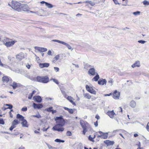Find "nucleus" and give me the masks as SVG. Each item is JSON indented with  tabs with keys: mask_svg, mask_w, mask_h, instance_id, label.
I'll return each mask as SVG.
<instances>
[{
	"mask_svg": "<svg viewBox=\"0 0 149 149\" xmlns=\"http://www.w3.org/2000/svg\"><path fill=\"white\" fill-rule=\"evenodd\" d=\"M20 8L21 11H28L29 10L28 6L26 4H21Z\"/></svg>",
	"mask_w": 149,
	"mask_h": 149,
	"instance_id": "nucleus-7",
	"label": "nucleus"
},
{
	"mask_svg": "<svg viewBox=\"0 0 149 149\" xmlns=\"http://www.w3.org/2000/svg\"><path fill=\"white\" fill-rule=\"evenodd\" d=\"M16 118L18 119H19L20 120L22 121L24 119V117L22 115L17 114V115Z\"/></svg>",
	"mask_w": 149,
	"mask_h": 149,
	"instance_id": "nucleus-28",
	"label": "nucleus"
},
{
	"mask_svg": "<svg viewBox=\"0 0 149 149\" xmlns=\"http://www.w3.org/2000/svg\"><path fill=\"white\" fill-rule=\"evenodd\" d=\"M33 116L34 117H36L38 118H40L41 117V116L39 114L36 115H34Z\"/></svg>",
	"mask_w": 149,
	"mask_h": 149,
	"instance_id": "nucleus-53",
	"label": "nucleus"
},
{
	"mask_svg": "<svg viewBox=\"0 0 149 149\" xmlns=\"http://www.w3.org/2000/svg\"><path fill=\"white\" fill-rule=\"evenodd\" d=\"M107 114L111 118H113L114 117L115 113L113 110H112V111H108L107 113Z\"/></svg>",
	"mask_w": 149,
	"mask_h": 149,
	"instance_id": "nucleus-18",
	"label": "nucleus"
},
{
	"mask_svg": "<svg viewBox=\"0 0 149 149\" xmlns=\"http://www.w3.org/2000/svg\"><path fill=\"white\" fill-rule=\"evenodd\" d=\"M63 95L66 98H67V95L66 94L65 92V94L62 93Z\"/></svg>",
	"mask_w": 149,
	"mask_h": 149,
	"instance_id": "nucleus-63",
	"label": "nucleus"
},
{
	"mask_svg": "<svg viewBox=\"0 0 149 149\" xmlns=\"http://www.w3.org/2000/svg\"><path fill=\"white\" fill-rule=\"evenodd\" d=\"M34 49L41 52H45L47 50V49L46 48L36 46L34 47Z\"/></svg>",
	"mask_w": 149,
	"mask_h": 149,
	"instance_id": "nucleus-11",
	"label": "nucleus"
},
{
	"mask_svg": "<svg viewBox=\"0 0 149 149\" xmlns=\"http://www.w3.org/2000/svg\"><path fill=\"white\" fill-rule=\"evenodd\" d=\"M140 66V63L139 61H136L134 64L132 65V67L134 68L136 67H139Z\"/></svg>",
	"mask_w": 149,
	"mask_h": 149,
	"instance_id": "nucleus-26",
	"label": "nucleus"
},
{
	"mask_svg": "<svg viewBox=\"0 0 149 149\" xmlns=\"http://www.w3.org/2000/svg\"><path fill=\"white\" fill-rule=\"evenodd\" d=\"M140 12L139 11H137L135 12H134L133 13V15H137L140 14Z\"/></svg>",
	"mask_w": 149,
	"mask_h": 149,
	"instance_id": "nucleus-48",
	"label": "nucleus"
},
{
	"mask_svg": "<svg viewBox=\"0 0 149 149\" xmlns=\"http://www.w3.org/2000/svg\"><path fill=\"white\" fill-rule=\"evenodd\" d=\"M98 132L100 134V135H98L97 137H100L104 139H107L108 136V133L107 132L104 133L101 131H99Z\"/></svg>",
	"mask_w": 149,
	"mask_h": 149,
	"instance_id": "nucleus-5",
	"label": "nucleus"
},
{
	"mask_svg": "<svg viewBox=\"0 0 149 149\" xmlns=\"http://www.w3.org/2000/svg\"><path fill=\"white\" fill-rule=\"evenodd\" d=\"M1 66L6 68H10V67L8 66L5 64H3L2 63V65H1Z\"/></svg>",
	"mask_w": 149,
	"mask_h": 149,
	"instance_id": "nucleus-45",
	"label": "nucleus"
},
{
	"mask_svg": "<svg viewBox=\"0 0 149 149\" xmlns=\"http://www.w3.org/2000/svg\"><path fill=\"white\" fill-rule=\"evenodd\" d=\"M49 65V64L48 63H40L39 64V67L41 68L48 67Z\"/></svg>",
	"mask_w": 149,
	"mask_h": 149,
	"instance_id": "nucleus-17",
	"label": "nucleus"
},
{
	"mask_svg": "<svg viewBox=\"0 0 149 149\" xmlns=\"http://www.w3.org/2000/svg\"><path fill=\"white\" fill-rule=\"evenodd\" d=\"M5 123L3 119L1 118H0V124L4 125Z\"/></svg>",
	"mask_w": 149,
	"mask_h": 149,
	"instance_id": "nucleus-49",
	"label": "nucleus"
},
{
	"mask_svg": "<svg viewBox=\"0 0 149 149\" xmlns=\"http://www.w3.org/2000/svg\"><path fill=\"white\" fill-rule=\"evenodd\" d=\"M0 97L2 98H6L7 97L6 96H4V95L1 96Z\"/></svg>",
	"mask_w": 149,
	"mask_h": 149,
	"instance_id": "nucleus-62",
	"label": "nucleus"
},
{
	"mask_svg": "<svg viewBox=\"0 0 149 149\" xmlns=\"http://www.w3.org/2000/svg\"><path fill=\"white\" fill-rule=\"evenodd\" d=\"M49 128V126H48V127L47 128H45L44 127L43 128V129H42V130L44 132L46 131Z\"/></svg>",
	"mask_w": 149,
	"mask_h": 149,
	"instance_id": "nucleus-55",
	"label": "nucleus"
},
{
	"mask_svg": "<svg viewBox=\"0 0 149 149\" xmlns=\"http://www.w3.org/2000/svg\"><path fill=\"white\" fill-rule=\"evenodd\" d=\"M54 141L57 143H64L65 141L58 139H57L54 140Z\"/></svg>",
	"mask_w": 149,
	"mask_h": 149,
	"instance_id": "nucleus-35",
	"label": "nucleus"
},
{
	"mask_svg": "<svg viewBox=\"0 0 149 149\" xmlns=\"http://www.w3.org/2000/svg\"><path fill=\"white\" fill-rule=\"evenodd\" d=\"M9 113L10 114V117L12 118L13 117V115L10 112H9Z\"/></svg>",
	"mask_w": 149,
	"mask_h": 149,
	"instance_id": "nucleus-64",
	"label": "nucleus"
},
{
	"mask_svg": "<svg viewBox=\"0 0 149 149\" xmlns=\"http://www.w3.org/2000/svg\"><path fill=\"white\" fill-rule=\"evenodd\" d=\"M9 80V79L8 76H4L2 78V80L4 83H7Z\"/></svg>",
	"mask_w": 149,
	"mask_h": 149,
	"instance_id": "nucleus-23",
	"label": "nucleus"
},
{
	"mask_svg": "<svg viewBox=\"0 0 149 149\" xmlns=\"http://www.w3.org/2000/svg\"><path fill=\"white\" fill-rule=\"evenodd\" d=\"M56 124L52 128V130L54 131L58 132H63L64 128L63 127L65 125V121L63 118V116H61L59 117H56L55 118Z\"/></svg>",
	"mask_w": 149,
	"mask_h": 149,
	"instance_id": "nucleus-1",
	"label": "nucleus"
},
{
	"mask_svg": "<svg viewBox=\"0 0 149 149\" xmlns=\"http://www.w3.org/2000/svg\"><path fill=\"white\" fill-rule=\"evenodd\" d=\"M60 90L61 91L62 93L65 94V89L64 87L63 86H60Z\"/></svg>",
	"mask_w": 149,
	"mask_h": 149,
	"instance_id": "nucleus-37",
	"label": "nucleus"
},
{
	"mask_svg": "<svg viewBox=\"0 0 149 149\" xmlns=\"http://www.w3.org/2000/svg\"><path fill=\"white\" fill-rule=\"evenodd\" d=\"M22 122H21V124L22 125L23 127H28V125L27 124V120L24 119V120L22 121Z\"/></svg>",
	"mask_w": 149,
	"mask_h": 149,
	"instance_id": "nucleus-21",
	"label": "nucleus"
},
{
	"mask_svg": "<svg viewBox=\"0 0 149 149\" xmlns=\"http://www.w3.org/2000/svg\"><path fill=\"white\" fill-rule=\"evenodd\" d=\"M136 105V102L133 100H132L130 103V106L132 108H135Z\"/></svg>",
	"mask_w": 149,
	"mask_h": 149,
	"instance_id": "nucleus-25",
	"label": "nucleus"
},
{
	"mask_svg": "<svg viewBox=\"0 0 149 149\" xmlns=\"http://www.w3.org/2000/svg\"><path fill=\"white\" fill-rule=\"evenodd\" d=\"M36 81L43 83H47L49 81V78L47 76H38L36 78Z\"/></svg>",
	"mask_w": 149,
	"mask_h": 149,
	"instance_id": "nucleus-3",
	"label": "nucleus"
},
{
	"mask_svg": "<svg viewBox=\"0 0 149 149\" xmlns=\"http://www.w3.org/2000/svg\"><path fill=\"white\" fill-rule=\"evenodd\" d=\"M146 42L144 40H139L138 41V42L139 43H140L141 44H144Z\"/></svg>",
	"mask_w": 149,
	"mask_h": 149,
	"instance_id": "nucleus-51",
	"label": "nucleus"
},
{
	"mask_svg": "<svg viewBox=\"0 0 149 149\" xmlns=\"http://www.w3.org/2000/svg\"><path fill=\"white\" fill-rule=\"evenodd\" d=\"M113 2L115 4H119L117 0H115L114 1H113Z\"/></svg>",
	"mask_w": 149,
	"mask_h": 149,
	"instance_id": "nucleus-56",
	"label": "nucleus"
},
{
	"mask_svg": "<svg viewBox=\"0 0 149 149\" xmlns=\"http://www.w3.org/2000/svg\"><path fill=\"white\" fill-rule=\"evenodd\" d=\"M67 99L73 105H75L76 104L75 102H74L73 100H74L73 98L71 96H68L67 97Z\"/></svg>",
	"mask_w": 149,
	"mask_h": 149,
	"instance_id": "nucleus-22",
	"label": "nucleus"
},
{
	"mask_svg": "<svg viewBox=\"0 0 149 149\" xmlns=\"http://www.w3.org/2000/svg\"><path fill=\"white\" fill-rule=\"evenodd\" d=\"M64 108L65 110L68 111L69 113L70 114H72L73 113L74 111L73 110L74 109H69L66 107H64Z\"/></svg>",
	"mask_w": 149,
	"mask_h": 149,
	"instance_id": "nucleus-27",
	"label": "nucleus"
},
{
	"mask_svg": "<svg viewBox=\"0 0 149 149\" xmlns=\"http://www.w3.org/2000/svg\"><path fill=\"white\" fill-rule=\"evenodd\" d=\"M120 94V92H118L116 90H115L113 94V97L116 99H118L119 97Z\"/></svg>",
	"mask_w": 149,
	"mask_h": 149,
	"instance_id": "nucleus-10",
	"label": "nucleus"
},
{
	"mask_svg": "<svg viewBox=\"0 0 149 149\" xmlns=\"http://www.w3.org/2000/svg\"><path fill=\"white\" fill-rule=\"evenodd\" d=\"M24 58V54L22 52H21L17 55L16 56V58L20 60H21Z\"/></svg>",
	"mask_w": 149,
	"mask_h": 149,
	"instance_id": "nucleus-16",
	"label": "nucleus"
},
{
	"mask_svg": "<svg viewBox=\"0 0 149 149\" xmlns=\"http://www.w3.org/2000/svg\"><path fill=\"white\" fill-rule=\"evenodd\" d=\"M66 134L68 136H72V133L70 131H68L66 132Z\"/></svg>",
	"mask_w": 149,
	"mask_h": 149,
	"instance_id": "nucleus-47",
	"label": "nucleus"
},
{
	"mask_svg": "<svg viewBox=\"0 0 149 149\" xmlns=\"http://www.w3.org/2000/svg\"><path fill=\"white\" fill-rule=\"evenodd\" d=\"M104 142L107 146L113 145L114 143L113 141H111L109 140H106L104 141Z\"/></svg>",
	"mask_w": 149,
	"mask_h": 149,
	"instance_id": "nucleus-15",
	"label": "nucleus"
},
{
	"mask_svg": "<svg viewBox=\"0 0 149 149\" xmlns=\"http://www.w3.org/2000/svg\"><path fill=\"white\" fill-rule=\"evenodd\" d=\"M107 82L106 79L102 78L100 79L98 81V84L101 86L106 85Z\"/></svg>",
	"mask_w": 149,
	"mask_h": 149,
	"instance_id": "nucleus-8",
	"label": "nucleus"
},
{
	"mask_svg": "<svg viewBox=\"0 0 149 149\" xmlns=\"http://www.w3.org/2000/svg\"><path fill=\"white\" fill-rule=\"evenodd\" d=\"M83 148V145L82 143H80L78 145L77 149H82Z\"/></svg>",
	"mask_w": 149,
	"mask_h": 149,
	"instance_id": "nucleus-34",
	"label": "nucleus"
},
{
	"mask_svg": "<svg viewBox=\"0 0 149 149\" xmlns=\"http://www.w3.org/2000/svg\"><path fill=\"white\" fill-rule=\"evenodd\" d=\"M96 75L92 79V81H98V79L100 78L97 72H96Z\"/></svg>",
	"mask_w": 149,
	"mask_h": 149,
	"instance_id": "nucleus-24",
	"label": "nucleus"
},
{
	"mask_svg": "<svg viewBox=\"0 0 149 149\" xmlns=\"http://www.w3.org/2000/svg\"><path fill=\"white\" fill-rule=\"evenodd\" d=\"M84 96L88 99H90L91 98V96L89 94L87 93L84 94Z\"/></svg>",
	"mask_w": 149,
	"mask_h": 149,
	"instance_id": "nucleus-30",
	"label": "nucleus"
},
{
	"mask_svg": "<svg viewBox=\"0 0 149 149\" xmlns=\"http://www.w3.org/2000/svg\"><path fill=\"white\" fill-rule=\"evenodd\" d=\"M59 57V54L57 55L54 58L53 61L56 62L57 60L58 59Z\"/></svg>",
	"mask_w": 149,
	"mask_h": 149,
	"instance_id": "nucleus-40",
	"label": "nucleus"
},
{
	"mask_svg": "<svg viewBox=\"0 0 149 149\" xmlns=\"http://www.w3.org/2000/svg\"><path fill=\"white\" fill-rule=\"evenodd\" d=\"M108 82L109 83H111V85H112V84L113 81H112V79H111L108 81Z\"/></svg>",
	"mask_w": 149,
	"mask_h": 149,
	"instance_id": "nucleus-57",
	"label": "nucleus"
},
{
	"mask_svg": "<svg viewBox=\"0 0 149 149\" xmlns=\"http://www.w3.org/2000/svg\"><path fill=\"white\" fill-rule=\"evenodd\" d=\"M53 108L52 107H50L48 108H47L45 109V110L47 112H51L52 111Z\"/></svg>",
	"mask_w": 149,
	"mask_h": 149,
	"instance_id": "nucleus-36",
	"label": "nucleus"
},
{
	"mask_svg": "<svg viewBox=\"0 0 149 149\" xmlns=\"http://www.w3.org/2000/svg\"><path fill=\"white\" fill-rule=\"evenodd\" d=\"M62 44L65 45L69 49H72V47L70 45L68 44L67 43L63 42Z\"/></svg>",
	"mask_w": 149,
	"mask_h": 149,
	"instance_id": "nucleus-32",
	"label": "nucleus"
},
{
	"mask_svg": "<svg viewBox=\"0 0 149 149\" xmlns=\"http://www.w3.org/2000/svg\"><path fill=\"white\" fill-rule=\"evenodd\" d=\"M52 113V114H54L55 113H56V110H53L52 109V111H51Z\"/></svg>",
	"mask_w": 149,
	"mask_h": 149,
	"instance_id": "nucleus-61",
	"label": "nucleus"
},
{
	"mask_svg": "<svg viewBox=\"0 0 149 149\" xmlns=\"http://www.w3.org/2000/svg\"><path fill=\"white\" fill-rule=\"evenodd\" d=\"M10 86L12 87L13 89H15L17 87H21L22 85L19 83L13 81L12 84H10Z\"/></svg>",
	"mask_w": 149,
	"mask_h": 149,
	"instance_id": "nucleus-9",
	"label": "nucleus"
},
{
	"mask_svg": "<svg viewBox=\"0 0 149 149\" xmlns=\"http://www.w3.org/2000/svg\"><path fill=\"white\" fill-rule=\"evenodd\" d=\"M88 139L89 140L93 142L94 141L93 140V137H91V136L90 135L89 136Z\"/></svg>",
	"mask_w": 149,
	"mask_h": 149,
	"instance_id": "nucleus-50",
	"label": "nucleus"
},
{
	"mask_svg": "<svg viewBox=\"0 0 149 149\" xmlns=\"http://www.w3.org/2000/svg\"><path fill=\"white\" fill-rule=\"evenodd\" d=\"M33 106L34 109H40L43 107L42 104H36L34 103H33Z\"/></svg>",
	"mask_w": 149,
	"mask_h": 149,
	"instance_id": "nucleus-13",
	"label": "nucleus"
},
{
	"mask_svg": "<svg viewBox=\"0 0 149 149\" xmlns=\"http://www.w3.org/2000/svg\"><path fill=\"white\" fill-rule=\"evenodd\" d=\"M53 80V81L56 84H59V82L58 80L55 79H50V81Z\"/></svg>",
	"mask_w": 149,
	"mask_h": 149,
	"instance_id": "nucleus-41",
	"label": "nucleus"
},
{
	"mask_svg": "<svg viewBox=\"0 0 149 149\" xmlns=\"http://www.w3.org/2000/svg\"><path fill=\"white\" fill-rule=\"evenodd\" d=\"M21 4V3L12 1L11 3L8 4V5L12 8L18 11H21L20 7Z\"/></svg>",
	"mask_w": 149,
	"mask_h": 149,
	"instance_id": "nucleus-2",
	"label": "nucleus"
},
{
	"mask_svg": "<svg viewBox=\"0 0 149 149\" xmlns=\"http://www.w3.org/2000/svg\"><path fill=\"white\" fill-rule=\"evenodd\" d=\"M12 123L13 125H16L19 123V122L17 120L15 119L13 121Z\"/></svg>",
	"mask_w": 149,
	"mask_h": 149,
	"instance_id": "nucleus-39",
	"label": "nucleus"
},
{
	"mask_svg": "<svg viewBox=\"0 0 149 149\" xmlns=\"http://www.w3.org/2000/svg\"><path fill=\"white\" fill-rule=\"evenodd\" d=\"M25 76L32 81H36V78L35 77H33L32 76L30 75L29 74H25Z\"/></svg>",
	"mask_w": 149,
	"mask_h": 149,
	"instance_id": "nucleus-20",
	"label": "nucleus"
},
{
	"mask_svg": "<svg viewBox=\"0 0 149 149\" xmlns=\"http://www.w3.org/2000/svg\"><path fill=\"white\" fill-rule=\"evenodd\" d=\"M22 111H26L27 110V108L26 107H24L22 109Z\"/></svg>",
	"mask_w": 149,
	"mask_h": 149,
	"instance_id": "nucleus-52",
	"label": "nucleus"
},
{
	"mask_svg": "<svg viewBox=\"0 0 149 149\" xmlns=\"http://www.w3.org/2000/svg\"><path fill=\"white\" fill-rule=\"evenodd\" d=\"M95 70L94 68H90L88 71V74L94 76L96 74Z\"/></svg>",
	"mask_w": 149,
	"mask_h": 149,
	"instance_id": "nucleus-14",
	"label": "nucleus"
},
{
	"mask_svg": "<svg viewBox=\"0 0 149 149\" xmlns=\"http://www.w3.org/2000/svg\"><path fill=\"white\" fill-rule=\"evenodd\" d=\"M54 70L56 72H57L59 71V68L58 67H54Z\"/></svg>",
	"mask_w": 149,
	"mask_h": 149,
	"instance_id": "nucleus-54",
	"label": "nucleus"
},
{
	"mask_svg": "<svg viewBox=\"0 0 149 149\" xmlns=\"http://www.w3.org/2000/svg\"><path fill=\"white\" fill-rule=\"evenodd\" d=\"M19 134V133L18 132H15L14 133H11V134L17 135H18Z\"/></svg>",
	"mask_w": 149,
	"mask_h": 149,
	"instance_id": "nucleus-59",
	"label": "nucleus"
},
{
	"mask_svg": "<svg viewBox=\"0 0 149 149\" xmlns=\"http://www.w3.org/2000/svg\"><path fill=\"white\" fill-rule=\"evenodd\" d=\"M143 3L144 5H149V2L147 1H146V0H145L143 2Z\"/></svg>",
	"mask_w": 149,
	"mask_h": 149,
	"instance_id": "nucleus-44",
	"label": "nucleus"
},
{
	"mask_svg": "<svg viewBox=\"0 0 149 149\" xmlns=\"http://www.w3.org/2000/svg\"><path fill=\"white\" fill-rule=\"evenodd\" d=\"M52 41H53V42H57L59 43H61L62 44V43L63 42V41H60V40H52Z\"/></svg>",
	"mask_w": 149,
	"mask_h": 149,
	"instance_id": "nucleus-43",
	"label": "nucleus"
},
{
	"mask_svg": "<svg viewBox=\"0 0 149 149\" xmlns=\"http://www.w3.org/2000/svg\"><path fill=\"white\" fill-rule=\"evenodd\" d=\"M46 6H47L48 8H51L53 7V5L50 3L47 2L46 3Z\"/></svg>",
	"mask_w": 149,
	"mask_h": 149,
	"instance_id": "nucleus-33",
	"label": "nucleus"
},
{
	"mask_svg": "<svg viewBox=\"0 0 149 149\" xmlns=\"http://www.w3.org/2000/svg\"><path fill=\"white\" fill-rule=\"evenodd\" d=\"M47 145L48 146L49 148V149H56V148L53 147L49 145L48 144H47Z\"/></svg>",
	"mask_w": 149,
	"mask_h": 149,
	"instance_id": "nucleus-46",
	"label": "nucleus"
},
{
	"mask_svg": "<svg viewBox=\"0 0 149 149\" xmlns=\"http://www.w3.org/2000/svg\"><path fill=\"white\" fill-rule=\"evenodd\" d=\"M86 90L90 93L93 94H95L96 92L93 89L92 87H89L88 85H86Z\"/></svg>",
	"mask_w": 149,
	"mask_h": 149,
	"instance_id": "nucleus-6",
	"label": "nucleus"
},
{
	"mask_svg": "<svg viewBox=\"0 0 149 149\" xmlns=\"http://www.w3.org/2000/svg\"><path fill=\"white\" fill-rule=\"evenodd\" d=\"M52 52L50 50H49L47 52V54L49 55H52Z\"/></svg>",
	"mask_w": 149,
	"mask_h": 149,
	"instance_id": "nucleus-58",
	"label": "nucleus"
},
{
	"mask_svg": "<svg viewBox=\"0 0 149 149\" xmlns=\"http://www.w3.org/2000/svg\"><path fill=\"white\" fill-rule=\"evenodd\" d=\"M16 127V126L15 125L12 123L11 126L9 128V130L10 131H12L13 129L15 128Z\"/></svg>",
	"mask_w": 149,
	"mask_h": 149,
	"instance_id": "nucleus-42",
	"label": "nucleus"
},
{
	"mask_svg": "<svg viewBox=\"0 0 149 149\" xmlns=\"http://www.w3.org/2000/svg\"><path fill=\"white\" fill-rule=\"evenodd\" d=\"M80 123L83 129L82 134L84 135H85L86 132L88 131V130L86 127V125L88 124V123L86 122H85L83 120H81L80 121Z\"/></svg>",
	"mask_w": 149,
	"mask_h": 149,
	"instance_id": "nucleus-4",
	"label": "nucleus"
},
{
	"mask_svg": "<svg viewBox=\"0 0 149 149\" xmlns=\"http://www.w3.org/2000/svg\"><path fill=\"white\" fill-rule=\"evenodd\" d=\"M94 125L96 127L98 125L97 121H96L94 123Z\"/></svg>",
	"mask_w": 149,
	"mask_h": 149,
	"instance_id": "nucleus-60",
	"label": "nucleus"
},
{
	"mask_svg": "<svg viewBox=\"0 0 149 149\" xmlns=\"http://www.w3.org/2000/svg\"><path fill=\"white\" fill-rule=\"evenodd\" d=\"M33 99L34 101L38 103H40L42 101L41 97L39 95L34 96Z\"/></svg>",
	"mask_w": 149,
	"mask_h": 149,
	"instance_id": "nucleus-12",
	"label": "nucleus"
},
{
	"mask_svg": "<svg viewBox=\"0 0 149 149\" xmlns=\"http://www.w3.org/2000/svg\"><path fill=\"white\" fill-rule=\"evenodd\" d=\"M35 92H36V91L35 90H33L32 91V93H30L29 94L28 97V99H31L32 98L33 95L35 93Z\"/></svg>",
	"mask_w": 149,
	"mask_h": 149,
	"instance_id": "nucleus-29",
	"label": "nucleus"
},
{
	"mask_svg": "<svg viewBox=\"0 0 149 149\" xmlns=\"http://www.w3.org/2000/svg\"><path fill=\"white\" fill-rule=\"evenodd\" d=\"M84 3H88L91 4L92 6H94L95 3L92 2L91 1H86L84 2Z\"/></svg>",
	"mask_w": 149,
	"mask_h": 149,
	"instance_id": "nucleus-31",
	"label": "nucleus"
},
{
	"mask_svg": "<svg viewBox=\"0 0 149 149\" xmlns=\"http://www.w3.org/2000/svg\"><path fill=\"white\" fill-rule=\"evenodd\" d=\"M5 105L8 107L6 108V109H11L13 108V105L10 104H6Z\"/></svg>",
	"mask_w": 149,
	"mask_h": 149,
	"instance_id": "nucleus-38",
	"label": "nucleus"
},
{
	"mask_svg": "<svg viewBox=\"0 0 149 149\" xmlns=\"http://www.w3.org/2000/svg\"><path fill=\"white\" fill-rule=\"evenodd\" d=\"M15 42V41H14L7 42L5 43V45L7 47H10L14 45Z\"/></svg>",
	"mask_w": 149,
	"mask_h": 149,
	"instance_id": "nucleus-19",
	"label": "nucleus"
}]
</instances>
